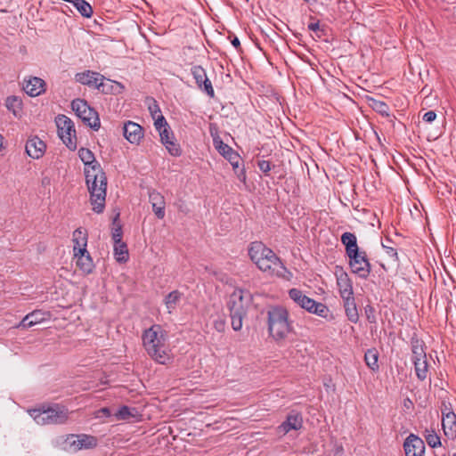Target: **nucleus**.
I'll list each match as a JSON object with an SVG mask.
<instances>
[{"label":"nucleus","instance_id":"f257e3e1","mask_svg":"<svg viewBox=\"0 0 456 456\" xmlns=\"http://www.w3.org/2000/svg\"><path fill=\"white\" fill-rule=\"evenodd\" d=\"M248 255L261 272L269 275L283 276V273L287 270L273 249L260 240H255L248 244Z\"/></svg>","mask_w":456,"mask_h":456},{"label":"nucleus","instance_id":"f03ea898","mask_svg":"<svg viewBox=\"0 0 456 456\" xmlns=\"http://www.w3.org/2000/svg\"><path fill=\"white\" fill-rule=\"evenodd\" d=\"M344 248L350 272L359 278H368L371 273V265L367 252L359 246L354 233L344 232Z\"/></svg>","mask_w":456,"mask_h":456},{"label":"nucleus","instance_id":"7ed1b4c3","mask_svg":"<svg viewBox=\"0 0 456 456\" xmlns=\"http://www.w3.org/2000/svg\"><path fill=\"white\" fill-rule=\"evenodd\" d=\"M166 334L160 326L153 325L142 334V344L148 354L158 363L166 364L170 360Z\"/></svg>","mask_w":456,"mask_h":456},{"label":"nucleus","instance_id":"20e7f679","mask_svg":"<svg viewBox=\"0 0 456 456\" xmlns=\"http://www.w3.org/2000/svg\"><path fill=\"white\" fill-rule=\"evenodd\" d=\"M86 182L90 192V201L93 210L97 213H102L105 208L107 177L102 167L87 169L85 172Z\"/></svg>","mask_w":456,"mask_h":456},{"label":"nucleus","instance_id":"39448f33","mask_svg":"<svg viewBox=\"0 0 456 456\" xmlns=\"http://www.w3.org/2000/svg\"><path fill=\"white\" fill-rule=\"evenodd\" d=\"M251 301L252 295L246 289H235L230 295L227 307L230 312L232 328L235 331L241 330L243 319L247 316Z\"/></svg>","mask_w":456,"mask_h":456},{"label":"nucleus","instance_id":"423d86ee","mask_svg":"<svg viewBox=\"0 0 456 456\" xmlns=\"http://www.w3.org/2000/svg\"><path fill=\"white\" fill-rule=\"evenodd\" d=\"M28 412L38 425L63 424L69 419L68 408L59 403L42 405Z\"/></svg>","mask_w":456,"mask_h":456},{"label":"nucleus","instance_id":"0eeeda50","mask_svg":"<svg viewBox=\"0 0 456 456\" xmlns=\"http://www.w3.org/2000/svg\"><path fill=\"white\" fill-rule=\"evenodd\" d=\"M268 330L276 340L284 339L291 331L289 313L282 306H272L267 311Z\"/></svg>","mask_w":456,"mask_h":456},{"label":"nucleus","instance_id":"6e6552de","mask_svg":"<svg viewBox=\"0 0 456 456\" xmlns=\"http://www.w3.org/2000/svg\"><path fill=\"white\" fill-rule=\"evenodd\" d=\"M213 144L220 155L227 159L232 167V169L240 181L246 183L247 175L243 164V159L231 146L224 143L218 136L213 138Z\"/></svg>","mask_w":456,"mask_h":456},{"label":"nucleus","instance_id":"1a4fd4ad","mask_svg":"<svg viewBox=\"0 0 456 456\" xmlns=\"http://www.w3.org/2000/svg\"><path fill=\"white\" fill-rule=\"evenodd\" d=\"M289 296L297 305L307 312L323 318L328 317L329 308L324 304L307 297L302 290L291 289L289 290Z\"/></svg>","mask_w":456,"mask_h":456},{"label":"nucleus","instance_id":"9d476101","mask_svg":"<svg viewBox=\"0 0 456 456\" xmlns=\"http://www.w3.org/2000/svg\"><path fill=\"white\" fill-rule=\"evenodd\" d=\"M71 109L76 115L94 131L101 126V122L97 111L91 108L87 102L84 99L77 98L71 102Z\"/></svg>","mask_w":456,"mask_h":456},{"label":"nucleus","instance_id":"9b49d317","mask_svg":"<svg viewBox=\"0 0 456 456\" xmlns=\"http://www.w3.org/2000/svg\"><path fill=\"white\" fill-rule=\"evenodd\" d=\"M58 134L63 143L70 150L77 149V136L74 122L65 115H58L55 118Z\"/></svg>","mask_w":456,"mask_h":456},{"label":"nucleus","instance_id":"f8f14e48","mask_svg":"<svg viewBox=\"0 0 456 456\" xmlns=\"http://www.w3.org/2000/svg\"><path fill=\"white\" fill-rule=\"evenodd\" d=\"M65 442L74 452L93 449L98 444V439L87 434L69 435Z\"/></svg>","mask_w":456,"mask_h":456},{"label":"nucleus","instance_id":"ddd939ff","mask_svg":"<svg viewBox=\"0 0 456 456\" xmlns=\"http://www.w3.org/2000/svg\"><path fill=\"white\" fill-rule=\"evenodd\" d=\"M191 73L200 89L203 90L209 97L215 96V91L211 81L208 79L206 70L200 65L192 66Z\"/></svg>","mask_w":456,"mask_h":456},{"label":"nucleus","instance_id":"4468645a","mask_svg":"<svg viewBox=\"0 0 456 456\" xmlns=\"http://www.w3.org/2000/svg\"><path fill=\"white\" fill-rule=\"evenodd\" d=\"M405 456H424V441L414 434H410L403 443Z\"/></svg>","mask_w":456,"mask_h":456},{"label":"nucleus","instance_id":"2eb2a0df","mask_svg":"<svg viewBox=\"0 0 456 456\" xmlns=\"http://www.w3.org/2000/svg\"><path fill=\"white\" fill-rule=\"evenodd\" d=\"M125 138L133 144H139L143 137V128L137 123L127 121L123 126Z\"/></svg>","mask_w":456,"mask_h":456},{"label":"nucleus","instance_id":"dca6fc26","mask_svg":"<svg viewBox=\"0 0 456 456\" xmlns=\"http://www.w3.org/2000/svg\"><path fill=\"white\" fill-rule=\"evenodd\" d=\"M102 78H104L103 75L89 69L83 72H78L75 76L77 82L94 89H97L99 82L102 81Z\"/></svg>","mask_w":456,"mask_h":456},{"label":"nucleus","instance_id":"f3484780","mask_svg":"<svg viewBox=\"0 0 456 456\" xmlns=\"http://www.w3.org/2000/svg\"><path fill=\"white\" fill-rule=\"evenodd\" d=\"M46 149V145L44 141H42L37 136H34L29 138L25 146V150L27 154L32 159H40Z\"/></svg>","mask_w":456,"mask_h":456},{"label":"nucleus","instance_id":"a211bd4d","mask_svg":"<svg viewBox=\"0 0 456 456\" xmlns=\"http://www.w3.org/2000/svg\"><path fill=\"white\" fill-rule=\"evenodd\" d=\"M45 81L37 77H31L23 81V90L32 97L38 96L41 93L45 92Z\"/></svg>","mask_w":456,"mask_h":456},{"label":"nucleus","instance_id":"6ab92c4d","mask_svg":"<svg viewBox=\"0 0 456 456\" xmlns=\"http://www.w3.org/2000/svg\"><path fill=\"white\" fill-rule=\"evenodd\" d=\"M77 257V266L86 274H89L93 272L94 262L86 248H79V251L74 253Z\"/></svg>","mask_w":456,"mask_h":456},{"label":"nucleus","instance_id":"aec40b11","mask_svg":"<svg viewBox=\"0 0 456 456\" xmlns=\"http://www.w3.org/2000/svg\"><path fill=\"white\" fill-rule=\"evenodd\" d=\"M49 313H45L41 310H35L28 314L19 323L18 328L28 329L34 325L40 323L47 319Z\"/></svg>","mask_w":456,"mask_h":456},{"label":"nucleus","instance_id":"412c9836","mask_svg":"<svg viewBox=\"0 0 456 456\" xmlns=\"http://www.w3.org/2000/svg\"><path fill=\"white\" fill-rule=\"evenodd\" d=\"M149 200L152 206V210L159 219L165 217V199L158 191H152L149 192Z\"/></svg>","mask_w":456,"mask_h":456},{"label":"nucleus","instance_id":"4be33fe9","mask_svg":"<svg viewBox=\"0 0 456 456\" xmlns=\"http://www.w3.org/2000/svg\"><path fill=\"white\" fill-rule=\"evenodd\" d=\"M124 86L117 81L106 78H102V81L99 82L97 90L104 94H119L124 91Z\"/></svg>","mask_w":456,"mask_h":456},{"label":"nucleus","instance_id":"5701e85b","mask_svg":"<svg viewBox=\"0 0 456 456\" xmlns=\"http://www.w3.org/2000/svg\"><path fill=\"white\" fill-rule=\"evenodd\" d=\"M303 426V419L299 413L291 412L288 414L286 419L281 423L280 428L284 433H289L290 430H298Z\"/></svg>","mask_w":456,"mask_h":456},{"label":"nucleus","instance_id":"b1692460","mask_svg":"<svg viewBox=\"0 0 456 456\" xmlns=\"http://www.w3.org/2000/svg\"><path fill=\"white\" fill-rule=\"evenodd\" d=\"M442 428L449 439L456 438V414L454 412L446 413V416L442 418Z\"/></svg>","mask_w":456,"mask_h":456},{"label":"nucleus","instance_id":"393cba45","mask_svg":"<svg viewBox=\"0 0 456 456\" xmlns=\"http://www.w3.org/2000/svg\"><path fill=\"white\" fill-rule=\"evenodd\" d=\"M78 157L85 165L84 172L91 169V167L94 168L96 166L101 167V164L95 159L94 154L89 149L80 148Z\"/></svg>","mask_w":456,"mask_h":456},{"label":"nucleus","instance_id":"a878e982","mask_svg":"<svg viewBox=\"0 0 456 456\" xmlns=\"http://www.w3.org/2000/svg\"><path fill=\"white\" fill-rule=\"evenodd\" d=\"M72 241L74 243L73 251L77 253L79 251V248H85L87 246V232L81 228H77L73 232V239Z\"/></svg>","mask_w":456,"mask_h":456},{"label":"nucleus","instance_id":"bb28decb","mask_svg":"<svg viewBox=\"0 0 456 456\" xmlns=\"http://www.w3.org/2000/svg\"><path fill=\"white\" fill-rule=\"evenodd\" d=\"M182 295L179 290H173L165 297L164 303L169 314L176 308L181 301Z\"/></svg>","mask_w":456,"mask_h":456},{"label":"nucleus","instance_id":"cd10ccee","mask_svg":"<svg viewBox=\"0 0 456 456\" xmlns=\"http://www.w3.org/2000/svg\"><path fill=\"white\" fill-rule=\"evenodd\" d=\"M344 308L346 316L352 322H356L359 318L358 311L353 297H347L344 300Z\"/></svg>","mask_w":456,"mask_h":456},{"label":"nucleus","instance_id":"c85d7f7f","mask_svg":"<svg viewBox=\"0 0 456 456\" xmlns=\"http://www.w3.org/2000/svg\"><path fill=\"white\" fill-rule=\"evenodd\" d=\"M114 255L118 263H126L128 260L129 253L124 241L114 242Z\"/></svg>","mask_w":456,"mask_h":456},{"label":"nucleus","instance_id":"c756f323","mask_svg":"<svg viewBox=\"0 0 456 456\" xmlns=\"http://www.w3.org/2000/svg\"><path fill=\"white\" fill-rule=\"evenodd\" d=\"M364 360L366 365L373 371H377L379 369L378 360H379V353L377 349L371 348L368 349L364 354Z\"/></svg>","mask_w":456,"mask_h":456},{"label":"nucleus","instance_id":"7c9ffc66","mask_svg":"<svg viewBox=\"0 0 456 456\" xmlns=\"http://www.w3.org/2000/svg\"><path fill=\"white\" fill-rule=\"evenodd\" d=\"M411 352H412V362H416L418 359L420 361L427 360L426 352L424 350V346L421 342L419 340H415L411 342Z\"/></svg>","mask_w":456,"mask_h":456},{"label":"nucleus","instance_id":"2f4dec72","mask_svg":"<svg viewBox=\"0 0 456 456\" xmlns=\"http://www.w3.org/2000/svg\"><path fill=\"white\" fill-rule=\"evenodd\" d=\"M78 12L85 18H90L93 15V7L86 0H74L72 4Z\"/></svg>","mask_w":456,"mask_h":456},{"label":"nucleus","instance_id":"473e14b6","mask_svg":"<svg viewBox=\"0 0 456 456\" xmlns=\"http://www.w3.org/2000/svg\"><path fill=\"white\" fill-rule=\"evenodd\" d=\"M135 408H130L126 405H122L118 410V411L115 412L114 417L117 420H128L135 416Z\"/></svg>","mask_w":456,"mask_h":456},{"label":"nucleus","instance_id":"72a5a7b5","mask_svg":"<svg viewBox=\"0 0 456 456\" xmlns=\"http://www.w3.org/2000/svg\"><path fill=\"white\" fill-rule=\"evenodd\" d=\"M413 364H414V369H415V373H416L417 378L419 380H425L428 377V361L427 360L420 361L419 359H418V361H416V362H414Z\"/></svg>","mask_w":456,"mask_h":456},{"label":"nucleus","instance_id":"f704fd0d","mask_svg":"<svg viewBox=\"0 0 456 456\" xmlns=\"http://www.w3.org/2000/svg\"><path fill=\"white\" fill-rule=\"evenodd\" d=\"M6 108L17 116L21 111L22 102L17 96H9L5 101Z\"/></svg>","mask_w":456,"mask_h":456},{"label":"nucleus","instance_id":"c9c22d12","mask_svg":"<svg viewBox=\"0 0 456 456\" xmlns=\"http://www.w3.org/2000/svg\"><path fill=\"white\" fill-rule=\"evenodd\" d=\"M424 437H425L428 444L431 448H436V447L441 446L440 436L436 434V432L434 429H432V430L426 429Z\"/></svg>","mask_w":456,"mask_h":456},{"label":"nucleus","instance_id":"e433bc0d","mask_svg":"<svg viewBox=\"0 0 456 456\" xmlns=\"http://www.w3.org/2000/svg\"><path fill=\"white\" fill-rule=\"evenodd\" d=\"M163 144L170 155L174 157H180L182 155V149L175 139L165 142Z\"/></svg>","mask_w":456,"mask_h":456},{"label":"nucleus","instance_id":"4c0bfd02","mask_svg":"<svg viewBox=\"0 0 456 456\" xmlns=\"http://www.w3.org/2000/svg\"><path fill=\"white\" fill-rule=\"evenodd\" d=\"M308 29L311 30L314 35H312L313 38H322V37L325 35V28L324 27L320 26L319 20L314 22H310L307 26Z\"/></svg>","mask_w":456,"mask_h":456},{"label":"nucleus","instance_id":"58836bf2","mask_svg":"<svg viewBox=\"0 0 456 456\" xmlns=\"http://www.w3.org/2000/svg\"><path fill=\"white\" fill-rule=\"evenodd\" d=\"M370 106L377 112L382 114V115L388 116L389 108L384 102L373 100Z\"/></svg>","mask_w":456,"mask_h":456},{"label":"nucleus","instance_id":"ea45409f","mask_svg":"<svg viewBox=\"0 0 456 456\" xmlns=\"http://www.w3.org/2000/svg\"><path fill=\"white\" fill-rule=\"evenodd\" d=\"M160 141L162 143L165 142L175 139L173 132L170 130V126L163 128L159 132Z\"/></svg>","mask_w":456,"mask_h":456},{"label":"nucleus","instance_id":"a19ab883","mask_svg":"<svg viewBox=\"0 0 456 456\" xmlns=\"http://www.w3.org/2000/svg\"><path fill=\"white\" fill-rule=\"evenodd\" d=\"M257 167L265 174V175H269V172L271 171L272 167L273 166L270 161L261 159L257 161Z\"/></svg>","mask_w":456,"mask_h":456},{"label":"nucleus","instance_id":"79ce46f5","mask_svg":"<svg viewBox=\"0 0 456 456\" xmlns=\"http://www.w3.org/2000/svg\"><path fill=\"white\" fill-rule=\"evenodd\" d=\"M154 119H155V122H154L155 127L159 132H160V130L165 128V126H167V127L169 126L166 118L161 114L158 115Z\"/></svg>","mask_w":456,"mask_h":456},{"label":"nucleus","instance_id":"37998d69","mask_svg":"<svg viewBox=\"0 0 456 456\" xmlns=\"http://www.w3.org/2000/svg\"><path fill=\"white\" fill-rule=\"evenodd\" d=\"M122 235H123L122 227L120 225H118L112 231L113 242L118 243L119 241H123Z\"/></svg>","mask_w":456,"mask_h":456},{"label":"nucleus","instance_id":"c03bdc74","mask_svg":"<svg viewBox=\"0 0 456 456\" xmlns=\"http://www.w3.org/2000/svg\"><path fill=\"white\" fill-rule=\"evenodd\" d=\"M149 110L153 118H155L158 115L161 114L160 109L156 101H153V103L149 106Z\"/></svg>","mask_w":456,"mask_h":456},{"label":"nucleus","instance_id":"a18cd8bd","mask_svg":"<svg viewBox=\"0 0 456 456\" xmlns=\"http://www.w3.org/2000/svg\"><path fill=\"white\" fill-rule=\"evenodd\" d=\"M214 328L218 331V332H223L224 331V329H225V321L222 318L220 319H217L216 321H214Z\"/></svg>","mask_w":456,"mask_h":456},{"label":"nucleus","instance_id":"49530a36","mask_svg":"<svg viewBox=\"0 0 456 456\" xmlns=\"http://www.w3.org/2000/svg\"><path fill=\"white\" fill-rule=\"evenodd\" d=\"M436 118V114L433 110H429L423 115L422 119L427 123L433 122Z\"/></svg>","mask_w":456,"mask_h":456},{"label":"nucleus","instance_id":"de8ad7c7","mask_svg":"<svg viewBox=\"0 0 456 456\" xmlns=\"http://www.w3.org/2000/svg\"><path fill=\"white\" fill-rule=\"evenodd\" d=\"M441 412H442V418L446 416V413L453 412L452 410L451 404L446 402H443L441 405Z\"/></svg>","mask_w":456,"mask_h":456},{"label":"nucleus","instance_id":"09e8293b","mask_svg":"<svg viewBox=\"0 0 456 456\" xmlns=\"http://www.w3.org/2000/svg\"><path fill=\"white\" fill-rule=\"evenodd\" d=\"M383 248L386 249V253L390 256V257H393L395 259H398V256H397V252H396V249L392 248V247H387L386 245L383 244Z\"/></svg>","mask_w":456,"mask_h":456},{"label":"nucleus","instance_id":"8fccbe9b","mask_svg":"<svg viewBox=\"0 0 456 456\" xmlns=\"http://www.w3.org/2000/svg\"><path fill=\"white\" fill-rule=\"evenodd\" d=\"M231 43L238 51H241L240 42L237 37H233Z\"/></svg>","mask_w":456,"mask_h":456},{"label":"nucleus","instance_id":"3c124183","mask_svg":"<svg viewBox=\"0 0 456 456\" xmlns=\"http://www.w3.org/2000/svg\"><path fill=\"white\" fill-rule=\"evenodd\" d=\"M99 411L106 417H110L112 415L110 409L108 407H103Z\"/></svg>","mask_w":456,"mask_h":456},{"label":"nucleus","instance_id":"603ef678","mask_svg":"<svg viewBox=\"0 0 456 456\" xmlns=\"http://www.w3.org/2000/svg\"><path fill=\"white\" fill-rule=\"evenodd\" d=\"M336 276H337V283H338V291L339 295L342 297V289L340 288V279L338 276V273H336Z\"/></svg>","mask_w":456,"mask_h":456},{"label":"nucleus","instance_id":"864d4df0","mask_svg":"<svg viewBox=\"0 0 456 456\" xmlns=\"http://www.w3.org/2000/svg\"><path fill=\"white\" fill-rule=\"evenodd\" d=\"M349 288H350V289H349L348 295H351V294L353 293V292H352V286H351V285H349Z\"/></svg>","mask_w":456,"mask_h":456},{"label":"nucleus","instance_id":"5fc2aeb1","mask_svg":"<svg viewBox=\"0 0 456 456\" xmlns=\"http://www.w3.org/2000/svg\"><path fill=\"white\" fill-rule=\"evenodd\" d=\"M118 216H119V214H117V216H116V217H115L114 221H116V220L118 218Z\"/></svg>","mask_w":456,"mask_h":456},{"label":"nucleus","instance_id":"6e6d98bb","mask_svg":"<svg viewBox=\"0 0 456 456\" xmlns=\"http://www.w3.org/2000/svg\"><path fill=\"white\" fill-rule=\"evenodd\" d=\"M346 99H347L350 102H352V99H351L350 97H347V96H346Z\"/></svg>","mask_w":456,"mask_h":456},{"label":"nucleus","instance_id":"4d7b16f0","mask_svg":"<svg viewBox=\"0 0 456 456\" xmlns=\"http://www.w3.org/2000/svg\"><path fill=\"white\" fill-rule=\"evenodd\" d=\"M2 140H3V136H2V135H0V141H2Z\"/></svg>","mask_w":456,"mask_h":456},{"label":"nucleus","instance_id":"13d9d810","mask_svg":"<svg viewBox=\"0 0 456 456\" xmlns=\"http://www.w3.org/2000/svg\"><path fill=\"white\" fill-rule=\"evenodd\" d=\"M452 456H456V453L452 454Z\"/></svg>","mask_w":456,"mask_h":456}]
</instances>
